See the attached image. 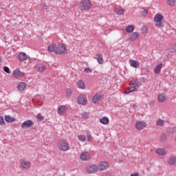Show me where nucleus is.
I'll return each instance as SVG.
<instances>
[{
	"label": "nucleus",
	"mask_w": 176,
	"mask_h": 176,
	"mask_svg": "<svg viewBox=\"0 0 176 176\" xmlns=\"http://www.w3.org/2000/svg\"><path fill=\"white\" fill-rule=\"evenodd\" d=\"M12 75L14 76V78H23L24 75H25V74L24 72H21L20 71V69H16L13 73Z\"/></svg>",
	"instance_id": "nucleus-9"
},
{
	"label": "nucleus",
	"mask_w": 176,
	"mask_h": 176,
	"mask_svg": "<svg viewBox=\"0 0 176 176\" xmlns=\"http://www.w3.org/2000/svg\"><path fill=\"white\" fill-rule=\"evenodd\" d=\"M174 133H176V128H173L172 130L167 131V134H169V135L174 134Z\"/></svg>",
	"instance_id": "nucleus-39"
},
{
	"label": "nucleus",
	"mask_w": 176,
	"mask_h": 176,
	"mask_svg": "<svg viewBox=\"0 0 176 176\" xmlns=\"http://www.w3.org/2000/svg\"><path fill=\"white\" fill-rule=\"evenodd\" d=\"M168 164H169L170 166H174V164H176L175 157H170L169 160L168 161Z\"/></svg>",
	"instance_id": "nucleus-28"
},
{
	"label": "nucleus",
	"mask_w": 176,
	"mask_h": 176,
	"mask_svg": "<svg viewBox=\"0 0 176 176\" xmlns=\"http://www.w3.org/2000/svg\"><path fill=\"white\" fill-rule=\"evenodd\" d=\"M109 166V163L107 162H102L99 164L98 170L103 171V170H107Z\"/></svg>",
	"instance_id": "nucleus-10"
},
{
	"label": "nucleus",
	"mask_w": 176,
	"mask_h": 176,
	"mask_svg": "<svg viewBox=\"0 0 176 176\" xmlns=\"http://www.w3.org/2000/svg\"><path fill=\"white\" fill-rule=\"evenodd\" d=\"M25 87H27V84H25V82H19V84L17 86V89L20 91H23V90H24Z\"/></svg>",
	"instance_id": "nucleus-22"
},
{
	"label": "nucleus",
	"mask_w": 176,
	"mask_h": 176,
	"mask_svg": "<svg viewBox=\"0 0 176 176\" xmlns=\"http://www.w3.org/2000/svg\"><path fill=\"white\" fill-rule=\"evenodd\" d=\"M131 176H140V173L138 172H135L133 174H131Z\"/></svg>",
	"instance_id": "nucleus-48"
},
{
	"label": "nucleus",
	"mask_w": 176,
	"mask_h": 176,
	"mask_svg": "<svg viewBox=\"0 0 176 176\" xmlns=\"http://www.w3.org/2000/svg\"><path fill=\"white\" fill-rule=\"evenodd\" d=\"M88 174H94L98 171V166L97 165H92L87 166L86 168Z\"/></svg>",
	"instance_id": "nucleus-7"
},
{
	"label": "nucleus",
	"mask_w": 176,
	"mask_h": 176,
	"mask_svg": "<svg viewBox=\"0 0 176 176\" xmlns=\"http://www.w3.org/2000/svg\"><path fill=\"white\" fill-rule=\"evenodd\" d=\"M77 86L78 89H82V90L86 89V85H85V82H83V80H79L77 82Z\"/></svg>",
	"instance_id": "nucleus-25"
},
{
	"label": "nucleus",
	"mask_w": 176,
	"mask_h": 176,
	"mask_svg": "<svg viewBox=\"0 0 176 176\" xmlns=\"http://www.w3.org/2000/svg\"><path fill=\"white\" fill-rule=\"evenodd\" d=\"M65 112H67V107H65V106L61 105L58 108V115H63Z\"/></svg>",
	"instance_id": "nucleus-16"
},
{
	"label": "nucleus",
	"mask_w": 176,
	"mask_h": 176,
	"mask_svg": "<svg viewBox=\"0 0 176 176\" xmlns=\"http://www.w3.org/2000/svg\"><path fill=\"white\" fill-rule=\"evenodd\" d=\"M65 50V45L58 44L56 45V54H64V53H66Z\"/></svg>",
	"instance_id": "nucleus-4"
},
{
	"label": "nucleus",
	"mask_w": 176,
	"mask_h": 176,
	"mask_svg": "<svg viewBox=\"0 0 176 176\" xmlns=\"http://www.w3.org/2000/svg\"><path fill=\"white\" fill-rule=\"evenodd\" d=\"M33 126L34 122L31 120H28L21 124V127L22 129H30V127H32Z\"/></svg>",
	"instance_id": "nucleus-6"
},
{
	"label": "nucleus",
	"mask_w": 176,
	"mask_h": 176,
	"mask_svg": "<svg viewBox=\"0 0 176 176\" xmlns=\"http://www.w3.org/2000/svg\"><path fill=\"white\" fill-rule=\"evenodd\" d=\"M72 93H74V90L72 89H66V97L67 98H69L72 96Z\"/></svg>",
	"instance_id": "nucleus-30"
},
{
	"label": "nucleus",
	"mask_w": 176,
	"mask_h": 176,
	"mask_svg": "<svg viewBox=\"0 0 176 176\" xmlns=\"http://www.w3.org/2000/svg\"><path fill=\"white\" fill-rule=\"evenodd\" d=\"M0 63H1V58H0Z\"/></svg>",
	"instance_id": "nucleus-51"
},
{
	"label": "nucleus",
	"mask_w": 176,
	"mask_h": 176,
	"mask_svg": "<svg viewBox=\"0 0 176 176\" xmlns=\"http://www.w3.org/2000/svg\"><path fill=\"white\" fill-rule=\"evenodd\" d=\"M160 140L162 142H165V141H167V136L166 135V133H163L161 135Z\"/></svg>",
	"instance_id": "nucleus-33"
},
{
	"label": "nucleus",
	"mask_w": 176,
	"mask_h": 176,
	"mask_svg": "<svg viewBox=\"0 0 176 176\" xmlns=\"http://www.w3.org/2000/svg\"><path fill=\"white\" fill-rule=\"evenodd\" d=\"M36 118H37V119H38V120L39 122H42V120H43V119H45V117H43V116H42V114H41V113H38V114L37 115Z\"/></svg>",
	"instance_id": "nucleus-36"
},
{
	"label": "nucleus",
	"mask_w": 176,
	"mask_h": 176,
	"mask_svg": "<svg viewBox=\"0 0 176 176\" xmlns=\"http://www.w3.org/2000/svg\"><path fill=\"white\" fill-rule=\"evenodd\" d=\"M80 159L81 160H89L90 159V154H89V152L84 151L80 154Z\"/></svg>",
	"instance_id": "nucleus-14"
},
{
	"label": "nucleus",
	"mask_w": 176,
	"mask_h": 176,
	"mask_svg": "<svg viewBox=\"0 0 176 176\" xmlns=\"http://www.w3.org/2000/svg\"><path fill=\"white\" fill-rule=\"evenodd\" d=\"M81 116L82 119H89V113L86 111L82 112Z\"/></svg>",
	"instance_id": "nucleus-31"
},
{
	"label": "nucleus",
	"mask_w": 176,
	"mask_h": 176,
	"mask_svg": "<svg viewBox=\"0 0 176 176\" xmlns=\"http://www.w3.org/2000/svg\"><path fill=\"white\" fill-rule=\"evenodd\" d=\"M87 141L90 142L91 140H93V137H91V135H90V132H87Z\"/></svg>",
	"instance_id": "nucleus-40"
},
{
	"label": "nucleus",
	"mask_w": 176,
	"mask_h": 176,
	"mask_svg": "<svg viewBox=\"0 0 176 176\" xmlns=\"http://www.w3.org/2000/svg\"><path fill=\"white\" fill-rule=\"evenodd\" d=\"M157 124L158 126H163L164 124V120H162V119H159L157 120Z\"/></svg>",
	"instance_id": "nucleus-35"
},
{
	"label": "nucleus",
	"mask_w": 176,
	"mask_h": 176,
	"mask_svg": "<svg viewBox=\"0 0 176 176\" xmlns=\"http://www.w3.org/2000/svg\"><path fill=\"white\" fill-rule=\"evenodd\" d=\"M77 104H79V105H86L87 104V98H86L85 94H80L78 96Z\"/></svg>",
	"instance_id": "nucleus-3"
},
{
	"label": "nucleus",
	"mask_w": 176,
	"mask_h": 176,
	"mask_svg": "<svg viewBox=\"0 0 176 176\" xmlns=\"http://www.w3.org/2000/svg\"><path fill=\"white\" fill-rule=\"evenodd\" d=\"M81 10H89L91 8V3L89 0H82L80 3Z\"/></svg>",
	"instance_id": "nucleus-2"
},
{
	"label": "nucleus",
	"mask_w": 176,
	"mask_h": 176,
	"mask_svg": "<svg viewBox=\"0 0 176 176\" xmlns=\"http://www.w3.org/2000/svg\"><path fill=\"white\" fill-rule=\"evenodd\" d=\"M130 85L138 89L140 87V81H138V80H132L130 82Z\"/></svg>",
	"instance_id": "nucleus-21"
},
{
	"label": "nucleus",
	"mask_w": 176,
	"mask_h": 176,
	"mask_svg": "<svg viewBox=\"0 0 176 176\" xmlns=\"http://www.w3.org/2000/svg\"><path fill=\"white\" fill-rule=\"evenodd\" d=\"M85 72H86V74H89V73H91L93 72V71L91 70V69L87 67L85 69Z\"/></svg>",
	"instance_id": "nucleus-43"
},
{
	"label": "nucleus",
	"mask_w": 176,
	"mask_h": 176,
	"mask_svg": "<svg viewBox=\"0 0 176 176\" xmlns=\"http://www.w3.org/2000/svg\"><path fill=\"white\" fill-rule=\"evenodd\" d=\"M99 122L102 124H109V119L107 117H102V119H100Z\"/></svg>",
	"instance_id": "nucleus-26"
},
{
	"label": "nucleus",
	"mask_w": 176,
	"mask_h": 176,
	"mask_svg": "<svg viewBox=\"0 0 176 176\" xmlns=\"http://www.w3.org/2000/svg\"><path fill=\"white\" fill-rule=\"evenodd\" d=\"M130 90H132V91H135V90H137V88L135 87H134L133 85H132L131 87V88H129Z\"/></svg>",
	"instance_id": "nucleus-47"
},
{
	"label": "nucleus",
	"mask_w": 176,
	"mask_h": 176,
	"mask_svg": "<svg viewBox=\"0 0 176 176\" xmlns=\"http://www.w3.org/2000/svg\"><path fill=\"white\" fill-rule=\"evenodd\" d=\"M46 69V67L45 66L38 67V72H43Z\"/></svg>",
	"instance_id": "nucleus-42"
},
{
	"label": "nucleus",
	"mask_w": 176,
	"mask_h": 176,
	"mask_svg": "<svg viewBox=\"0 0 176 176\" xmlns=\"http://www.w3.org/2000/svg\"><path fill=\"white\" fill-rule=\"evenodd\" d=\"M96 56H97L96 60L98 64H104V58L102 57V54L98 53Z\"/></svg>",
	"instance_id": "nucleus-20"
},
{
	"label": "nucleus",
	"mask_w": 176,
	"mask_h": 176,
	"mask_svg": "<svg viewBox=\"0 0 176 176\" xmlns=\"http://www.w3.org/2000/svg\"><path fill=\"white\" fill-rule=\"evenodd\" d=\"M5 120L7 123H13V122H16V118L10 117V116H6Z\"/></svg>",
	"instance_id": "nucleus-19"
},
{
	"label": "nucleus",
	"mask_w": 176,
	"mask_h": 176,
	"mask_svg": "<svg viewBox=\"0 0 176 176\" xmlns=\"http://www.w3.org/2000/svg\"><path fill=\"white\" fill-rule=\"evenodd\" d=\"M142 16H144V17H145V16H146V14H148V10H144L142 12Z\"/></svg>",
	"instance_id": "nucleus-46"
},
{
	"label": "nucleus",
	"mask_w": 176,
	"mask_h": 176,
	"mask_svg": "<svg viewBox=\"0 0 176 176\" xmlns=\"http://www.w3.org/2000/svg\"><path fill=\"white\" fill-rule=\"evenodd\" d=\"M22 170H28L31 167V163L24 160H21Z\"/></svg>",
	"instance_id": "nucleus-8"
},
{
	"label": "nucleus",
	"mask_w": 176,
	"mask_h": 176,
	"mask_svg": "<svg viewBox=\"0 0 176 176\" xmlns=\"http://www.w3.org/2000/svg\"><path fill=\"white\" fill-rule=\"evenodd\" d=\"M138 36H140V34H138V32H135L132 33V35L129 38V39L131 42H134V41H135L137 39Z\"/></svg>",
	"instance_id": "nucleus-24"
},
{
	"label": "nucleus",
	"mask_w": 176,
	"mask_h": 176,
	"mask_svg": "<svg viewBox=\"0 0 176 176\" xmlns=\"http://www.w3.org/2000/svg\"><path fill=\"white\" fill-rule=\"evenodd\" d=\"M129 93H133V90H131L130 88L124 91V94H129Z\"/></svg>",
	"instance_id": "nucleus-44"
},
{
	"label": "nucleus",
	"mask_w": 176,
	"mask_h": 176,
	"mask_svg": "<svg viewBox=\"0 0 176 176\" xmlns=\"http://www.w3.org/2000/svg\"><path fill=\"white\" fill-rule=\"evenodd\" d=\"M56 45L54 44H51L48 46V52L50 53H56Z\"/></svg>",
	"instance_id": "nucleus-23"
},
{
	"label": "nucleus",
	"mask_w": 176,
	"mask_h": 176,
	"mask_svg": "<svg viewBox=\"0 0 176 176\" xmlns=\"http://www.w3.org/2000/svg\"><path fill=\"white\" fill-rule=\"evenodd\" d=\"M125 31H126V32H128V34H131V32H133V31H134V25H128L126 28Z\"/></svg>",
	"instance_id": "nucleus-29"
},
{
	"label": "nucleus",
	"mask_w": 176,
	"mask_h": 176,
	"mask_svg": "<svg viewBox=\"0 0 176 176\" xmlns=\"http://www.w3.org/2000/svg\"><path fill=\"white\" fill-rule=\"evenodd\" d=\"M41 8H42V9H43L44 10H46V9H47V6L46 5V3H43L41 4Z\"/></svg>",
	"instance_id": "nucleus-45"
},
{
	"label": "nucleus",
	"mask_w": 176,
	"mask_h": 176,
	"mask_svg": "<svg viewBox=\"0 0 176 176\" xmlns=\"http://www.w3.org/2000/svg\"><path fill=\"white\" fill-rule=\"evenodd\" d=\"M162 68H163V63H158L154 69V73L159 75L162 72Z\"/></svg>",
	"instance_id": "nucleus-13"
},
{
	"label": "nucleus",
	"mask_w": 176,
	"mask_h": 176,
	"mask_svg": "<svg viewBox=\"0 0 176 176\" xmlns=\"http://www.w3.org/2000/svg\"><path fill=\"white\" fill-rule=\"evenodd\" d=\"M116 13L119 15L124 14V11L122 9H116Z\"/></svg>",
	"instance_id": "nucleus-32"
},
{
	"label": "nucleus",
	"mask_w": 176,
	"mask_h": 176,
	"mask_svg": "<svg viewBox=\"0 0 176 176\" xmlns=\"http://www.w3.org/2000/svg\"><path fill=\"white\" fill-rule=\"evenodd\" d=\"M78 140L80 141H82V142L86 141V136L83 135H80L78 136Z\"/></svg>",
	"instance_id": "nucleus-34"
},
{
	"label": "nucleus",
	"mask_w": 176,
	"mask_h": 176,
	"mask_svg": "<svg viewBox=\"0 0 176 176\" xmlns=\"http://www.w3.org/2000/svg\"><path fill=\"white\" fill-rule=\"evenodd\" d=\"M156 153L160 156H164L166 155V150L164 148H158L156 151Z\"/></svg>",
	"instance_id": "nucleus-27"
},
{
	"label": "nucleus",
	"mask_w": 176,
	"mask_h": 176,
	"mask_svg": "<svg viewBox=\"0 0 176 176\" xmlns=\"http://www.w3.org/2000/svg\"><path fill=\"white\" fill-rule=\"evenodd\" d=\"M58 148L60 151H68V149H69V144L67 141L63 140L60 143Z\"/></svg>",
	"instance_id": "nucleus-5"
},
{
	"label": "nucleus",
	"mask_w": 176,
	"mask_h": 176,
	"mask_svg": "<svg viewBox=\"0 0 176 176\" xmlns=\"http://www.w3.org/2000/svg\"><path fill=\"white\" fill-rule=\"evenodd\" d=\"M5 120H3V116H0V126H3L5 125Z\"/></svg>",
	"instance_id": "nucleus-38"
},
{
	"label": "nucleus",
	"mask_w": 176,
	"mask_h": 176,
	"mask_svg": "<svg viewBox=\"0 0 176 176\" xmlns=\"http://www.w3.org/2000/svg\"><path fill=\"white\" fill-rule=\"evenodd\" d=\"M132 107H136V105L135 104H133Z\"/></svg>",
	"instance_id": "nucleus-50"
},
{
	"label": "nucleus",
	"mask_w": 176,
	"mask_h": 176,
	"mask_svg": "<svg viewBox=\"0 0 176 176\" xmlns=\"http://www.w3.org/2000/svg\"><path fill=\"white\" fill-rule=\"evenodd\" d=\"M3 71L4 72H6V74H10V69H9V67H8L7 66H5L3 67Z\"/></svg>",
	"instance_id": "nucleus-41"
},
{
	"label": "nucleus",
	"mask_w": 176,
	"mask_h": 176,
	"mask_svg": "<svg viewBox=\"0 0 176 176\" xmlns=\"http://www.w3.org/2000/svg\"><path fill=\"white\" fill-rule=\"evenodd\" d=\"M176 0H167L168 5H170V6H174V3H175Z\"/></svg>",
	"instance_id": "nucleus-37"
},
{
	"label": "nucleus",
	"mask_w": 176,
	"mask_h": 176,
	"mask_svg": "<svg viewBox=\"0 0 176 176\" xmlns=\"http://www.w3.org/2000/svg\"><path fill=\"white\" fill-rule=\"evenodd\" d=\"M102 97H104V95L102 94H95L92 98H91V101L92 102H94V104H97V102L100 100V98H101Z\"/></svg>",
	"instance_id": "nucleus-15"
},
{
	"label": "nucleus",
	"mask_w": 176,
	"mask_h": 176,
	"mask_svg": "<svg viewBox=\"0 0 176 176\" xmlns=\"http://www.w3.org/2000/svg\"><path fill=\"white\" fill-rule=\"evenodd\" d=\"M17 58L19 60L21 63H23V61H25V60H27L28 56L25 53L20 52L19 54H18L17 56Z\"/></svg>",
	"instance_id": "nucleus-11"
},
{
	"label": "nucleus",
	"mask_w": 176,
	"mask_h": 176,
	"mask_svg": "<svg viewBox=\"0 0 176 176\" xmlns=\"http://www.w3.org/2000/svg\"><path fill=\"white\" fill-rule=\"evenodd\" d=\"M129 63L131 64V67H133V68H138L140 67V63L135 60H130Z\"/></svg>",
	"instance_id": "nucleus-18"
},
{
	"label": "nucleus",
	"mask_w": 176,
	"mask_h": 176,
	"mask_svg": "<svg viewBox=\"0 0 176 176\" xmlns=\"http://www.w3.org/2000/svg\"><path fill=\"white\" fill-rule=\"evenodd\" d=\"M144 127H146V123L145 122H137L135 124V128L137 130H142Z\"/></svg>",
	"instance_id": "nucleus-12"
},
{
	"label": "nucleus",
	"mask_w": 176,
	"mask_h": 176,
	"mask_svg": "<svg viewBox=\"0 0 176 176\" xmlns=\"http://www.w3.org/2000/svg\"><path fill=\"white\" fill-rule=\"evenodd\" d=\"M154 21L155 22L156 27H158L159 28H163V27H164L163 15L162 14H157L154 17Z\"/></svg>",
	"instance_id": "nucleus-1"
},
{
	"label": "nucleus",
	"mask_w": 176,
	"mask_h": 176,
	"mask_svg": "<svg viewBox=\"0 0 176 176\" xmlns=\"http://www.w3.org/2000/svg\"><path fill=\"white\" fill-rule=\"evenodd\" d=\"M171 52L172 53H174V52H176V45L173 46V50Z\"/></svg>",
	"instance_id": "nucleus-49"
},
{
	"label": "nucleus",
	"mask_w": 176,
	"mask_h": 176,
	"mask_svg": "<svg viewBox=\"0 0 176 176\" xmlns=\"http://www.w3.org/2000/svg\"><path fill=\"white\" fill-rule=\"evenodd\" d=\"M167 100V96H166V94H161L158 95V101L159 102H164Z\"/></svg>",
	"instance_id": "nucleus-17"
}]
</instances>
